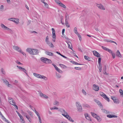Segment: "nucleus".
<instances>
[{
  "instance_id": "f257e3e1",
  "label": "nucleus",
  "mask_w": 123,
  "mask_h": 123,
  "mask_svg": "<svg viewBox=\"0 0 123 123\" xmlns=\"http://www.w3.org/2000/svg\"><path fill=\"white\" fill-rule=\"evenodd\" d=\"M33 74L34 76L38 78L42 79L45 80H48L47 78L43 75H41L35 73H34Z\"/></svg>"
},
{
  "instance_id": "f03ea898",
  "label": "nucleus",
  "mask_w": 123,
  "mask_h": 123,
  "mask_svg": "<svg viewBox=\"0 0 123 123\" xmlns=\"http://www.w3.org/2000/svg\"><path fill=\"white\" fill-rule=\"evenodd\" d=\"M76 105L77 107L78 111L79 112H82V108L80 103L78 102H76Z\"/></svg>"
},
{
  "instance_id": "7ed1b4c3",
  "label": "nucleus",
  "mask_w": 123,
  "mask_h": 123,
  "mask_svg": "<svg viewBox=\"0 0 123 123\" xmlns=\"http://www.w3.org/2000/svg\"><path fill=\"white\" fill-rule=\"evenodd\" d=\"M100 95L105 100H107L108 102H109L110 101V99L109 98L107 97L106 95L105 94V93H103L102 92H100Z\"/></svg>"
},
{
  "instance_id": "20e7f679",
  "label": "nucleus",
  "mask_w": 123,
  "mask_h": 123,
  "mask_svg": "<svg viewBox=\"0 0 123 123\" xmlns=\"http://www.w3.org/2000/svg\"><path fill=\"white\" fill-rule=\"evenodd\" d=\"M0 25L2 28L4 30H7L10 31H12V30L8 28L2 24H1Z\"/></svg>"
},
{
  "instance_id": "39448f33",
  "label": "nucleus",
  "mask_w": 123,
  "mask_h": 123,
  "mask_svg": "<svg viewBox=\"0 0 123 123\" xmlns=\"http://www.w3.org/2000/svg\"><path fill=\"white\" fill-rule=\"evenodd\" d=\"M13 49H14L16 50V51L20 53L21 52V49L15 45H14L13 46Z\"/></svg>"
},
{
  "instance_id": "423d86ee",
  "label": "nucleus",
  "mask_w": 123,
  "mask_h": 123,
  "mask_svg": "<svg viewBox=\"0 0 123 123\" xmlns=\"http://www.w3.org/2000/svg\"><path fill=\"white\" fill-rule=\"evenodd\" d=\"M32 55H37L39 53V51L37 49H33Z\"/></svg>"
},
{
  "instance_id": "0eeeda50",
  "label": "nucleus",
  "mask_w": 123,
  "mask_h": 123,
  "mask_svg": "<svg viewBox=\"0 0 123 123\" xmlns=\"http://www.w3.org/2000/svg\"><path fill=\"white\" fill-rule=\"evenodd\" d=\"M9 102L12 105H14L15 103L14 100L11 98H9Z\"/></svg>"
},
{
  "instance_id": "6e6552de",
  "label": "nucleus",
  "mask_w": 123,
  "mask_h": 123,
  "mask_svg": "<svg viewBox=\"0 0 123 123\" xmlns=\"http://www.w3.org/2000/svg\"><path fill=\"white\" fill-rule=\"evenodd\" d=\"M33 49L30 48H27L26 49V51L28 52L30 54L32 55V52Z\"/></svg>"
},
{
  "instance_id": "1a4fd4ad",
  "label": "nucleus",
  "mask_w": 123,
  "mask_h": 123,
  "mask_svg": "<svg viewBox=\"0 0 123 123\" xmlns=\"http://www.w3.org/2000/svg\"><path fill=\"white\" fill-rule=\"evenodd\" d=\"M93 89L96 91H98L99 90V87L98 86L95 84L93 85Z\"/></svg>"
},
{
  "instance_id": "9d476101",
  "label": "nucleus",
  "mask_w": 123,
  "mask_h": 123,
  "mask_svg": "<svg viewBox=\"0 0 123 123\" xmlns=\"http://www.w3.org/2000/svg\"><path fill=\"white\" fill-rule=\"evenodd\" d=\"M93 52L94 55L95 56L97 57H100V55L96 51H93Z\"/></svg>"
},
{
  "instance_id": "9b49d317",
  "label": "nucleus",
  "mask_w": 123,
  "mask_h": 123,
  "mask_svg": "<svg viewBox=\"0 0 123 123\" xmlns=\"http://www.w3.org/2000/svg\"><path fill=\"white\" fill-rule=\"evenodd\" d=\"M96 6L98 8L102 10H105L104 6L101 4H97Z\"/></svg>"
},
{
  "instance_id": "f8f14e48",
  "label": "nucleus",
  "mask_w": 123,
  "mask_h": 123,
  "mask_svg": "<svg viewBox=\"0 0 123 123\" xmlns=\"http://www.w3.org/2000/svg\"><path fill=\"white\" fill-rule=\"evenodd\" d=\"M4 82L6 84V85H7L8 87H12V86L10 84H9L8 82L6 80H3Z\"/></svg>"
},
{
  "instance_id": "ddd939ff",
  "label": "nucleus",
  "mask_w": 123,
  "mask_h": 123,
  "mask_svg": "<svg viewBox=\"0 0 123 123\" xmlns=\"http://www.w3.org/2000/svg\"><path fill=\"white\" fill-rule=\"evenodd\" d=\"M66 42L67 43L68 46V47L70 49H72V44L69 41H67Z\"/></svg>"
},
{
  "instance_id": "4468645a",
  "label": "nucleus",
  "mask_w": 123,
  "mask_h": 123,
  "mask_svg": "<svg viewBox=\"0 0 123 123\" xmlns=\"http://www.w3.org/2000/svg\"><path fill=\"white\" fill-rule=\"evenodd\" d=\"M16 19V18H9L8 19V20H9L11 21H13V22H15V23H16L17 22H18V19H17V22L15 20Z\"/></svg>"
},
{
  "instance_id": "2eb2a0df",
  "label": "nucleus",
  "mask_w": 123,
  "mask_h": 123,
  "mask_svg": "<svg viewBox=\"0 0 123 123\" xmlns=\"http://www.w3.org/2000/svg\"><path fill=\"white\" fill-rule=\"evenodd\" d=\"M39 94L40 96L44 98H48L47 96L43 94L41 92Z\"/></svg>"
},
{
  "instance_id": "dca6fc26",
  "label": "nucleus",
  "mask_w": 123,
  "mask_h": 123,
  "mask_svg": "<svg viewBox=\"0 0 123 123\" xmlns=\"http://www.w3.org/2000/svg\"><path fill=\"white\" fill-rule=\"evenodd\" d=\"M45 53L46 55L50 56H53L54 55L53 53L49 51H46Z\"/></svg>"
},
{
  "instance_id": "f3484780",
  "label": "nucleus",
  "mask_w": 123,
  "mask_h": 123,
  "mask_svg": "<svg viewBox=\"0 0 123 123\" xmlns=\"http://www.w3.org/2000/svg\"><path fill=\"white\" fill-rule=\"evenodd\" d=\"M94 101L99 106L102 107V104H101L100 102H99L98 100L95 99L94 100Z\"/></svg>"
},
{
  "instance_id": "a211bd4d",
  "label": "nucleus",
  "mask_w": 123,
  "mask_h": 123,
  "mask_svg": "<svg viewBox=\"0 0 123 123\" xmlns=\"http://www.w3.org/2000/svg\"><path fill=\"white\" fill-rule=\"evenodd\" d=\"M45 41L46 43L48 44L50 42L49 40V37L48 36H47L46 38Z\"/></svg>"
},
{
  "instance_id": "6ab92c4d",
  "label": "nucleus",
  "mask_w": 123,
  "mask_h": 123,
  "mask_svg": "<svg viewBox=\"0 0 123 123\" xmlns=\"http://www.w3.org/2000/svg\"><path fill=\"white\" fill-rule=\"evenodd\" d=\"M107 117L109 118H112L113 117L116 118L117 117V116L116 115H108L107 116Z\"/></svg>"
},
{
  "instance_id": "aec40b11",
  "label": "nucleus",
  "mask_w": 123,
  "mask_h": 123,
  "mask_svg": "<svg viewBox=\"0 0 123 123\" xmlns=\"http://www.w3.org/2000/svg\"><path fill=\"white\" fill-rule=\"evenodd\" d=\"M62 115L65 118H66L67 119H68V117L70 116H69V115H68V114L67 112L65 113V114H62Z\"/></svg>"
},
{
  "instance_id": "412c9836",
  "label": "nucleus",
  "mask_w": 123,
  "mask_h": 123,
  "mask_svg": "<svg viewBox=\"0 0 123 123\" xmlns=\"http://www.w3.org/2000/svg\"><path fill=\"white\" fill-rule=\"evenodd\" d=\"M104 41L105 42H111V43H115L116 45H117V43L116 42H115L114 41L110 40L104 39Z\"/></svg>"
},
{
  "instance_id": "4be33fe9",
  "label": "nucleus",
  "mask_w": 123,
  "mask_h": 123,
  "mask_svg": "<svg viewBox=\"0 0 123 123\" xmlns=\"http://www.w3.org/2000/svg\"><path fill=\"white\" fill-rule=\"evenodd\" d=\"M47 59L48 60H46V62L45 63L47 64H49L51 63H52V62L50 60H49L48 59H47Z\"/></svg>"
},
{
  "instance_id": "5701e85b",
  "label": "nucleus",
  "mask_w": 123,
  "mask_h": 123,
  "mask_svg": "<svg viewBox=\"0 0 123 123\" xmlns=\"http://www.w3.org/2000/svg\"><path fill=\"white\" fill-rule=\"evenodd\" d=\"M41 61L43 62L44 63H45L46 62L45 61L46 60H48L47 59V58H44V57H42L41 58Z\"/></svg>"
},
{
  "instance_id": "b1692460",
  "label": "nucleus",
  "mask_w": 123,
  "mask_h": 123,
  "mask_svg": "<svg viewBox=\"0 0 123 123\" xmlns=\"http://www.w3.org/2000/svg\"><path fill=\"white\" fill-rule=\"evenodd\" d=\"M34 109V110H33L34 112L37 115V116H38V118H39V117H40L39 115V113L36 111V110L35 109Z\"/></svg>"
},
{
  "instance_id": "393cba45",
  "label": "nucleus",
  "mask_w": 123,
  "mask_h": 123,
  "mask_svg": "<svg viewBox=\"0 0 123 123\" xmlns=\"http://www.w3.org/2000/svg\"><path fill=\"white\" fill-rule=\"evenodd\" d=\"M117 56L120 57H121L122 55L120 54V52L119 50H117Z\"/></svg>"
},
{
  "instance_id": "a878e982",
  "label": "nucleus",
  "mask_w": 123,
  "mask_h": 123,
  "mask_svg": "<svg viewBox=\"0 0 123 123\" xmlns=\"http://www.w3.org/2000/svg\"><path fill=\"white\" fill-rule=\"evenodd\" d=\"M60 111L62 113V114H65V113H67V112H66L65 110L63 109H61L60 110Z\"/></svg>"
},
{
  "instance_id": "bb28decb",
  "label": "nucleus",
  "mask_w": 123,
  "mask_h": 123,
  "mask_svg": "<svg viewBox=\"0 0 123 123\" xmlns=\"http://www.w3.org/2000/svg\"><path fill=\"white\" fill-rule=\"evenodd\" d=\"M67 17V16L66 15V20H65V25H66L67 27L68 28V27H69L70 26H69V24H68V21H67L66 18Z\"/></svg>"
},
{
  "instance_id": "cd10ccee",
  "label": "nucleus",
  "mask_w": 123,
  "mask_h": 123,
  "mask_svg": "<svg viewBox=\"0 0 123 123\" xmlns=\"http://www.w3.org/2000/svg\"><path fill=\"white\" fill-rule=\"evenodd\" d=\"M19 117L21 120H22L21 121V122L22 123H25L24 121V119L23 117L21 115Z\"/></svg>"
},
{
  "instance_id": "c85d7f7f",
  "label": "nucleus",
  "mask_w": 123,
  "mask_h": 123,
  "mask_svg": "<svg viewBox=\"0 0 123 123\" xmlns=\"http://www.w3.org/2000/svg\"><path fill=\"white\" fill-rule=\"evenodd\" d=\"M91 114L92 116L95 118L96 117L98 116L96 114L92 112H91Z\"/></svg>"
},
{
  "instance_id": "c756f323",
  "label": "nucleus",
  "mask_w": 123,
  "mask_h": 123,
  "mask_svg": "<svg viewBox=\"0 0 123 123\" xmlns=\"http://www.w3.org/2000/svg\"><path fill=\"white\" fill-rule=\"evenodd\" d=\"M84 58L86 60H88V61H90V57L88 56L85 55L84 56Z\"/></svg>"
},
{
  "instance_id": "7c9ffc66",
  "label": "nucleus",
  "mask_w": 123,
  "mask_h": 123,
  "mask_svg": "<svg viewBox=\"0 0 123 123\" xmlns=\"http://www.w3.org/2000/svg\"><path fill=\"white\" fill-rule=\"evenodd\" d=\"M54 104L55 105L57 106L59 105V103L57 101H55L54 103Z\"/></svg>"
},
{
  "instance_id": "2f4dec72",
  "label": "nucleus",
  "mask_w": 123,
  "mask_h": 123,
  "mask_svg": "<svg viewBox=\"0 0 123 123\" xmlns=\"http://www.w3.org/2000/svg\"><path fill=\"white\" fill-rule=\"evenodd\" d=\"M59 6L62 7L64 8H65L66 7L61 2V3H60V4H59Z\"/></svg>"
},
{
  "instance_id": "473e14b6",
  "label": "nucleus",
  "mask_w": 123,
  "mask_h": 123,
  "mask_svg": "<svg viewBox=\"0 0 123 123\" xmlns=\"http://www.w3.org/2000/svg\"><path fill=\"white\" fill-rule=\"evenodd\" d=\"M74 33L76 35L79 33L77 32V28L76 27H74Z\"/></svg>"
},
{
  "instance_id": "72a5a7b5",
  "label": "nucleus",
  "mask_w": 123,
  "mask_h": 123,
  "mask_svg": "<svg viewBox=\"0 0 123 123\" xmlns=\"http://www.w3.org/2000/svg\"><path fill=\"white\" fill-rule=\"evenodd\" d=\"M102 111L103 112L105 113L106 114H108L109 113V112L108 111H107L106 110H105V109H102Z\"/></svg>"
},
{
  "instance_id": "f704fd0d",
  "label": "nucleus",
  "mask_w": 123,
  "mask_h": 123,
  "mask_svg": "<svg viewBox=\"0 0 123 123\" xmlns=\"http://www.w3.org/2000/svg\"><path fill=\"white\" fill-rule=\"evenodd\" d=\"M77 35L78 37L79 40L80 41H81L82 40V38L81 36L79 33L77 34Z\"/></svg>"
},
{
  "instance_id": "c9c22d12",
  "label": "nucleus",
  "mask_w": 123,
  "mask_h": 123,
  "mask_svg": "<svg viewBox=\"0 0 123 123\" xmlns=\"http://www.w3.org/2000/svg\"><path fill=\"white\" fill-rule=\"evenodd\" d=\"M26 117L27 118V119L30 122H31V119L30 118V117L29 116V115H26Z\"/></svg>"
},
{
  "instance_id": "e433bc0d",
  "label": "nucleus",
  "mask_w": 123,
  "mask_h": 123,
  "mask_svg": "<svg viewBox=\"0 0 123 123\" xmlns=\"http://www.w3.org/2000/svg\"><path fill=\"white\" fill-rule=\"evenodd\" d=\"M119 92L120 94V95L122 96L123 97V91L122 89H120L119 90Z\"/></svg>"
},
{
  "instance_id": "4c0bfd02",
  "label": "nucleus",
  "mask_w": 123,
  "mask_h": 123,
  "mask_svg": "<svg viewBox=\"0 0 123 123\" xmlns=\"http://www.w3.org/2000/svg\"><path fill=\"white\" fill-rule=\"evenodd\" d=\"M113 101L115 103L117 104H118L119 103V101L117 99H115L114 100H113Z\"/></svg>"
},
{
  "instance_id": "58836bf2",
  "label": "nucleus",
  "mask_w": 123,
  "mask_h": 123,
  "mask_svg": "<svg viewBox=\"0 0 123 123\" xmlns=\"http://www.w3.org/2000/svg\"><path fill=\"white\" fill-rule=\"evenodd\" d=\"M83 106L84 107L89 108L90 107V106L89 105L87 104H84L83 105Z\"/></svg>"
},
{
  "instance_id": "ea45409f",
  "label": "nucleus",
  "mask_w": 123,
  "mask_h": 123,
  "mask_svg": "<svg viewBox=\"0 0 123 123\" xmlns=\"http://www.w3.org/2000/svg\"><path fill=\"white\" fill-rule=\"evenodd\" d=\"M49 47L51 48H53L54 47V46L52 43L50 42L49 44H48Z\"/></svg>"
},
{
  "instance_id": "a19ab883",
  "label": "nucleus",
  "mask_w": 123,
  "mask_h": 123,
  "mask_svg": "<svg viewBox=\"0 0 123 123\" xmlns=\"http://www.w3.org/2000/svg\"><path fill=\"white\" fill-rule=\"evenodd\" d=\"M52 34H53V35H56L55 34V31L54 30V29L52 28Z\"/></svg>"
},
{
  "instance_id": "79ce46f5",
  "label": "nucleus",
  "mask_w": 123,
  "mask_h": 123,
  "mask_svg": "<svg viewBox=\"0 0 123 123\" xmlns=\"http://www.w3.org/2000/svg\"><path fill=\"white\" fill-rule=\"evenodd\" d=\"M96 118L98 120L99 122H100L101 121V119L100 117L97 116L95 118Z\"/></svg>"
},
{
  "instance_id": "37998d69",
  "label": "nucleus",
  "mask_w": 123,
  "mask_h": 123,
  "mask_svg": "<svg viewBox=\"0 0 123 123\" xmlns=\"http://www.w3.org/2000/svg\"><path fill=\"white\" fill-rule=\"evenodd\" d=\"M21 114H22L24 116H26L27 115V113L23 111H21Z\"/></svg>"
},
{
  "instance_id": "c03bdc74",
  "label": "nucleus",
  "mask_w": 123,
  "mask_h": 123,
  "mask_svg": "<svg viewBox=\"0 0 123 123\" xmlns=\"http://www.w3.org/2000/svg\"><path fill=\"white\" fill-rule=\"evenodd\" d=\"M56 70L59 73L62 74L63 73L62 71L59 68H58Z\"/></svg>"
},
{
  "instance_id": "a18cd8bd",
  "label": "nucleus",
  "mask_w": 123,
  "mask_h": 123,
  "mask_svg": "<svg viewBox=\"0 0 123 123\" xmlns=\"http://www.w3.org/2000/svg\"><path fill=\"white\" fill-rule=\"evenodd\" d=\"M56 76L58 78H60L61 77V76L59 74L57 73L56 74Z\"/></svg>"
},
{
  "instance_id": "49530a36",
  "label": "nucleus",
  "mask_w": 123,
  "mask_h": 123,
  "mask_svg": "<svg viewBox=\"0 0 123 123\" xmlns=\"http://www.w3.org/2000/svg\"><path fill=\"white\" fill-rule=\"evenodd\" d=\"M58 109V108L55 106L52 107H51L50 108V109L51 110L56 109L57 110Z\"/></svg>"
},
{
  "instance_id": "de8ad7c7",
  "label": "nucleus",
  "mask_w": 123,
  "mask_h": 123,
  "mask_svg": "<svg viewBox=\"0 0 123 123\" xmlns=\"http://www.w3.org/2000/svg\"><path fill=\"white\" fill-rule=\"evenodd\" d=\"M52 37L53 38L52 39L53 41L54 42H55V41L56 35H53Z\"/></svg>"
},
{
  "instance_id": "09e8293b",
  "label": "nucleus",
  "mask_w": 123,
  "mask_h": 123,
  "mask_svg": "<svg viewBox=\"0 0 123 123\" xmlns=\"http://www.w3.org/2000/svg\"><path fill=\"white\" fill-rule=\"evenodd\" d=\"M67 119L71 122H74V120H73L71 118V117L70 116H69V117Z\"/></svg>"
},
{
  "instance_id": "8fccbe9b",
  "label": "nucleus",
  "mask_w": 123,
  "mask_h": 123,
  "mask_svg": "<svg viewBox=\"0 0 123 123\" xmlns=\"http://www.w3.org/2000/svg\"><path fill=\"white\" fill-rule=\"evenodd\" d=\"M27 112L30 115V116H32V112H31L30 111H29V110H28L27 111Z\"/></svg>"
},
{
  "instance_id": "3c124183",
  "label": "nucleus",
  "mask_w": 123,
  "mask_h": 123,
  "mask_svg": "<svg viewBox=\"0 0 123 123\" xmlns=\"http://www.w3.org/2000/svg\"><path fill=\"white\" fill-rule=\"evenodd\" d=\"M1 72L2 73V74H5V72L4 70V69L3 68H2L1 69Z\"/></svg>"
},
{
  "instance_id": "603ef678",
  "label": "nucleus",
  "mask_w": 123,
  "mask_h": 123,
  "mask_svg": "<svg viewBox=\"0 0 123 123\" xmlns=\"http://www.w3.org/2000/svg\"><path fill=\"white\" fill-rule=\"evenodd\" d=\"M21 70L23 71L24 73L27 74L26 73V70L24 68H22V69Z\"/></svg>"
},
{
  "instance_id": "864d4df0",
  "label": "nucleus",
  "mask_w": 123,
  "mask_h": 123,
  "mask_svg": "<svg viewBox=\"0 0 123 123\" xmlns=\"http://www.w3.org/2000/svg\"><path fill=\"white\" fill-rule=\"evenodd\" d=\"M0 10L2 11L4 9V6L3 5H1L0 7Z\"/></svg>"
},
{
  "instance_id": "5fc2aeb1",
  "label": "nucleus",
  "mask_w": 123,
  "mask_h": 123,
  "mask_svg": "<svg viewBox=\"0 0 123 123\" xmlns=\"http://www.w3.org/2000/svg\"><path fill=\"white\" fill-rule=\"evenodd\" d=\"M55 1L58 5L61 2L59 0H55Z\"/></svg>"
},
{
  "instance_id": "6e6d98bb",
  "label": "nucleus",
  "mask_w": 123,
  "mask_h": 123,
  "mask_svg": "<svg viewBox=\"0 0 123 123\" xmlns=\"http://www.w3.org/2000/svg\"><path fill=\"white\" fill-rule=\"evenodd\" d=\"M74 69L76 70H81V68H80L78 67H75L74 68Z\"/></svg>"
},
{
  "instance_id": "4d7b16f0",
  "label": "nucleus",
  "mask_w": 123,
  "mask_h": 123,
  "mask_svg": "<svg viewBox=\"0 0 123 123\" xmlns=\"http://www.w3.org/2000/svg\"><path fill=\"white\" fill-rule=\"evenodd\" d=\"M82 92L84 95H86V91L84 89L82 90Z\"/></svg>"
},
{
  "instance_id": "13d9d810",
  "label": "nucleus",
  "mask_w": 123,
  "mask_h": 123,
  "mask_svg": "<svg viewBox=\"0 0 123 123\" xmlns=\"http://www.w3.org/2000/svg\"><path fill=\"white\" fill-rule=\"evenodd\" d=\"M102 48L104 49L106 51H107V50H108L107 49H108L107 48H106L105 47L103 46H102Z\"/></svg>"
},
{
  "instance_id": "bf43d9fd",
  "label": "nucleus",
  "mask_w": 123,
  "mask_h": 123,
  "mask_svg": "<svg viewBox=\"0 0 123 123\" xmlns=\"http://www.w3.org/2000/svg\"><path fill=\"white\" fill-rule=\"evenodd\" d=\"M101 59L100 58H99L98 59V64L99 65V66H100V62L101 61Z\"/></svg>"
},
{
  "instance_id": "052dcab7",
  "label": "nucleus",
  "mask_w": 123,
  "mask_h": 123,
  "mask_svg": "<svg viewBox=\"0 0 123 123\" xmlns=\"http://www.w3.org/2000/svg\"><path fill=\"white\" fill-rule=\"evenodd\" d=\"M44 6L48 8L49 5L46 2L44 3Z\"/></svg>"
},
{
  "instance_id": "680f3d73",
  "label": "nucleus",
  "mask_w": 123,
  "mask_h": 123,
  "mask_svg": "<svg viewBox=\"0 0 123 123\" xmlns=\"http://www.w3.org/2000/svg\"><path fill=\"white\" fill-rule=\"evenodd\" d=\"M107 50H108L107 51L109 53H111V54L113 53V52H112L111 49H108Z\"/></svg>"
},
{
  "instance_id": "e2e57ef3",
  "label": "nucleus",
  "mask_w": 123,
  "mask_h": 123,
  "mask_svg": "<svg viewBox=\"0 0 123 123\" xmlns=\"http://www.w3.org/2000/svg\"><path fill=\"white\" fill-rule=\"evenodd\" d=\"M84 115L85 118L89 116L88 114L87 113H84Z\"/></svg>"
},
{
  "instance_id": "0e129e2a",
  "label": "nucleus",
  "mask_w": 123,
  "mask_h": 123,
  "mask_svg": "<svg viewBox=\"0 0 123 123\" xmlns=\"http://www.w3.org/2000/svg\"><path fill=\"white\" fill-rule=\"evenodd\" d=\"M86 119H87V120H89V121H91V119L90 118V117L89 116L88 117H86Z\"/></svg>"
},
{
  "instance_id": "69168bd1",
  "label": "nucleus",
  "mask_w": 123,
  "mask_h": 123,
  "mask_svg": "<svg viewBox=\"0 0 123 123\" xmlns=\"http://www.w3.org/2000/svg\"><path fill=\"white\" fill-rule=\"evenodd\" d=\"M113 58H114L115 57V53H113L112 54H111Z\"/></svg>"
},
{
  "instance_id": "338daca9",
  "label": "nucleus",
  "mask_w": 123,
  "mask_h": 123,
  "mask_svg": "<svg viewBox=\"0 0 123 123\" xmlns=\"http://www.w3.org/2000/svg\"><path fill=\"white\" fill-rule=\"evenodd\" d=\"M21 53H22V54L23 55H24L25 56H26V54L24 53L22 51V50L21 51V52H20Z\"/></svg>"
},
{
  "instance_id": "774afa93",
  "label": "nucleus",
  "mask_w": 123,
  "mask_h": 123,
  "mask_svg": "<svg viewBox=\"0 0 123 123\" xmlns=\"http://www.w3.org/2000/svg\"><path fill=\"white\" fill-rule=\"evenodd\" d=\"M106 67L105 66H104L103 68V70L104 71H106Z\"/></svg>"
}]
</instances>
